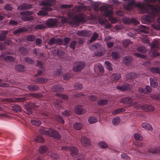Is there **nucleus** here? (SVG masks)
<instances>
[{
    "mask_svg": "<svg viewBox=\"0 0 160 160\" xmlns=\"http://www.w3.org/2000/svg\"><path fill=\"white\" fill-rule=\"evenodd\" d=\"M137 50L138 52L142 53H145L147 51L146 48L144 47L143 46L138 48L137 49Z\"/></svg>",
    "mask_w": 160,
    "mask_h": 160,
    "instance_id": "43",
    "label": "nucleus"
},
{
    "mask_svg": "<svg viewBox=\"0 0 160 160\" xmlns=\"http://www.w3.org/2000/svg\"><path fill=\"white\" fill-rule=\"evenodd\" d=\"M75 113L78 115L83 114L85 112V110L82 108L81 105H77L74 108Z\"/></svg>",
    "mask_w": 160,
    "mask_h": 160,
    "instance_id": "9",
    "label": "nucleus"
},
{
    "mask_svg": "<svg viewBox=\"0 0 160 160\" xmlns=\"http://www.w3.org/2000/svg\"><path fill=\"white\" fill-rule=\"evenodd\" d=\"M142 109L147 111H151L154 110V107L152 106L144 105L142 106Z\"/></svg>",
    "mask_w": 160,
    "mask_h": 160,
    "instance_id": "23",
    "label": "nucleus"
},
{
    "mask_svg": "<svg viewBox=\"0 0 160 160\" xmlns=\"http://www.w3.org/2000/svg\"><path fill=\"white\" fill-rule=\"evenodd\" d=\"M12 7L9 5H7L4 6V8L5 10L8 11H11L12 10Z\"/></svg>",
    "mask_w": 160,
    "mask_h": 160,
    "instance_id": "63",
    "label": "nucleus"
},
{
    "mask_svg": "<svg viewBox=\"0 0 160 160\" xmlns=\"http://www.w3.org/2000/svg\"><path fill=\"white\" fill-rule=\"evenodd\" d=\"M108 101L106 99H102L99 100L98 103L99 105H104L108 103Z\"/></svg>",
    "mask_w": 160,
    "mask_h": 160,
    "instance_id": "46",
    "label": "nucleus"
},
{
    "mask_svg": "<svg viewBox=\"0 0 160 160\" xmlns=\"http://www.w3.org/2000/svg\"><path fill=\"white\" fill-rule=\"evenodd\" d=\"M134 139L137 141H141L142 140L143 138L142 136L138 133H136L134 134Z\"/></svg>",
    "mask_w": 160,
    "mask_h": 160,
    "instance_id": "33",
    "label": "nucleus"
},
{
    "mask_svg": "<svg viewBox=\"0 0 160 160\" xmlns=\"http://www.w3.org/2000/svg\"><path fill=\"white\" fill-rule=\"evenodd\" d=\"M121 158L124 160H130V158L128 156L125 154H122L121 155Z\"/></svg>",
    "mask_w": 160,
    "mask_h": 160,
    "instance_id": "58",
    "label": "nucleus"
},
{
    "mask_svg": "<svg viewBox=\"0 0 160 160\" xmlns=\"http://www.w3.org/2000/svg\"><path fill=\"white\" fill-rule=\"evenodd\" d=\"M62 73V71L61 68L57 69L54 71V74L57 76H59Z\"/></svg>",
    "mask_w": 160,
    "mask_h": 160,
    "instance_id": "52",
    "label": "nucleus"
},
{
    "mask_svg": "<svg viewBox=\"0 0 160 160\" xmlns=\"http://www.w3.org/2000/svg\"><path fill=\"white\" fill-rule=\"evenodd\" d=\"M151 71L155 73H160V68H152L151 69Z\"/></svg>",
    "mask_w": 160,
    "mask_h": 160,
    "instance_id": "55",
    "label": "nucleus"
},
{
    "mask_svg": "<svg viewBox=\"0 0 160 160\" xmlns=\"http://www.w3.org/2000/svg\"><path fill=\"white\" fill-rule=\"evenodd\" d=\"M142 128L149 131L152 130V128L150 124L146 122H144L142 123Z\"/></svg>",
    "mask_w": 160,
    "mask_h": 160,
    "instance_id": "24",
    "label": "nucleus"
},
{
    "mask_svg": "<svg viewBox=\"0 0 160 160\" xmlns=\"http://www.w3.org/2000/svg\"><path fill=\"white\" fill-rule=\"evenodd\" d=\"M12 110L16 112H21V108L17 105H15L12 107Z\"/></svg>",
    "mask_w": 160,
    "mask_h": 160,
    "instance_id": "38",
    "label": "nucleus"
},
{
    "mask_svg": "<svg viewBox=\"0 0 160 160\" xmlns=\"http://www.w3.org/2000/svg\"><path fill=\"white\" fill-rule=\"evenodd\" d=\"M62 102L59 100H57L55 104V106L56 107L60 108L61 107Z\"/></svg>",
    "mask_w": 160,
    "mask_h": 160,
    "instance_id": "47",
    "label": "nucleus"
},
{
    "mask_svg": "<svg viewBox=\"0 0 160 160\" xmlns=\"http://www.w3.org/2000/svg\"><path fill=\"white\" fill-rule=\"evenodd\" d=\"M4 60L6 61H9L12 62H14L15 59L13 57L9 56L5 57Z\"/></svg>",
    "mask_w": 160,
    "mask_h": 160,
    "instance_id": "37",
    "label": "nucleus"
},
{
    "mask_svg": "<svg viewBox=\"0 0 160 160\" xmlns=\"http://www.w3.org/2000/svg\"><path fill=\"white\" fill-rule=\"evenodd\" d=\"M81 142L84 147H87L89 145V139L86 137L82 136L81 138Z\"/></svg>",
    "mask_w": 160,
    "mask_h": 160,
    "instance_id": "17",
    "label": "nucleus"
},
{
    "mask_svg": "<svg viewBox=\"0 0 160 160\" xmlns=\"http://www.w3.org/2000/svg\"><path fill=\"white\" fill-rule=\"evenodd\" d=\"M132 61L131 58L129 57H125L123 60L122 62L125 64L128 65Z\"/></svg>",
    "mask_w": 160,
    "mask_h": 160,
    "instance_id": "32",
    "label": "nucleus"
},
{
    "mask_svg": "<svg viewBox=\"0 0 160 160\" xmlns=\"http://www.w3.org/2000/svg\"><path fill=\"white\" fill-rule=\"evenodd\" d=\"M25 62L28 64H32L34 62V61L30 58H26L25 59Z\"/></svg>",
    "mask_w": 160,
    "mask_h": 160,
    "instance_id": "50",
    "label": "nucleus"
},
{
    "mask_svg": "<svg viewBox=\"0 0 160 160\" xmlns=\"http://www.w3.org/2000/svg\"><path fill=\"white\" fill-rule=\"evenodd\" d=\"M9 23L10 25L15 26L17 25L18 23V22L15 21L13 20H11L10 21Z\"/></svg>",
    "mask_w": 160,
    "mask_h": 160,
    "instance_id": "60",
    "label": "nucleus"
},
{
    "mask_svg": "<svg viewBox=\"0 0 160 160\" xmlns=\"http://www.w3.org/2000/svg\"><path fill=\"white\" fill-rule=\"evenodd\" d=\"M72 113L71 111L65 110L62 113V114L65 117L69 116Z\"/></svg>",
    "mask_w": 160,
    "mask_h": 160,
    "instance_id": "49",
    "label": "nucleus"
},
{
    "mask_svg": "<svg viewBox=\"0 0 160 160\" xmlns=\"http://www.w3.org/2000/svg\"><path fill=\"white\" fill-rule=\"evenodd\" d=\"M46 28V25L43 24H37L34 27V28L36 30H42Z\"/></svg>",
    "mask_w": 160,
    "mask_h": 160,
    "instance_id": "25",
    "label": "nucleus"
},
{
    "mask_svg": "<svg viewBox=\"0 0 160 160\" xmlns=\"http://www.w3.org/2000/svg\"><path fill=\"white\" fill-rule=\"evenodd\" d=\"M108 7L107 6L104 5L101 7L100 10L101 11H105L104 15L105 17H110L112 15L113 12L111 9L108 10Z\"/></svg>",
    "mask_w": 160,
    "mask_h": 160,
    "instance_id": "7",
    "label": "nucleus"
},
{
    "mask_svg": "<svg viewBox=\"0 0 160 160\" xmlns=\"http://www.w3.org/2000/svg\"><path fill=\"white\" fill-rule=\"evenodd\" d=\"M120 122V119L119 117H117L113 119L112 120L113 124L116 125L118 124Z\"/></svg>",
    "mask_w": 160,
    "mask_h": 160,
    "instance_id": "42",
    "label": "nucleus"
},
{
    "mask_svg": "<svg viewBox=\"0 0 160 160\" xmlns=\"http://www.w3.org/2000/svg\"><path fill=\"white\" fill-rule=\"evenodd\" d=\"M69 150L71 155L73 157L76 156L79 154L78 150L76 147H71L69 148Z\"/></svg>",
    "mask_w": 160,
    "mask_h": 160,
    "instance_id": "14",
    "label": "nucleus"
},
{
    "mask_svg": "<svg viewBox=\"0 0 160 160\" xmlns=\"http://www.w3.org/2000/svg\"><path fill=\"white\" fill-rule=\"evenodd\" d=\"M55 44L58 45H61L63 43V40L59 38H58L57 39L55 38Z\"/></svg>",
    "mask_w": 160,
    "mask_h": 160,
    "instance_id": "51",
    "label": "nucleus"
},
{
    "mask_svg": "<svg viewBox=\"0 0 160 160\" xmlns=\"http://www.w3.org/2000/svg\"><path fill=\"white\" fill-rule=\"evenodd\" d=\"M8 32V31H3L0 33V41H3L4 40Z\"/></svg>",
    "mask_w": 160,
    "mask_h": 160,
    "instance_id": "20",
    "label": "nucleus"
},
{
    "mask_svg": "<svg viewBox=\"0 0 160 160\" xmlns=\"http://www.w3.org/2000/svg\"><path fill=\"white\" fill-rule=\"evenodd\" d=\"M55 119L58 122L63 124L64 123V120L62 117L60 115H56L55 117Z\"/></svg>",
    "mask_w": 160,
    "mask_h": 160,
    "instance_id": "36",
    "label": "nucleus"
},
{
    "mask_svg": "<svg viewBox=\"0 0 160 160\" xmlns=\"http://www.w3.org/2000/svg\"><path fill=\"white\" fill-rule=\"evenodd\" d=\"M74 87L76 88V89L78 90H80L83 88L82 85L78 83H76L74 85Z\"/></svg>",
    "mask_w": 160,
    "mask_h": 160,
    "instance_id": "57",
    "label": "nucleus"
},
{
    "mask_svg": "<svg viewBox=\"0 0 160 160\" xmlns=\"http://www.w3.org/2000/svg\"><path fill=\"white\" fill-rule=\"evenodd\" d=\"M19 51L22 55H25L27 53V49L23 47H20L19 48Z\"/></svg>",
    "mask_w": 160,
    "mask_h": 160,
    "instance_id": "41",
    "label": "nucleus"
},
{
    "mask_svg": "<svg viewBox=\"0 0 160 160\" xmlns=\"http://www.w3.org/2000/svg\"><path fill=\"white\" fill-rule=\"evenodd\" d=\"M84 17V15L82 13H78L75 16L74 19L70 22V24L77 25L80 22H85Z\"/></svg>",
    "mask_w": 160,
    "mask_h": 160,
    "instance_id": "2",
    "label": "nucleus"
},
{
    "mask_svg": "<svg viewBox=\"0 0 160 160\" xmlns=\"http://www.w3.org/2000/svg\"><path fill=\"white\" fill-rule=\"evenodd\" d=\"M74 128L76 130H80L82 127V124L79 122H76L73 124Z\"/></svg>",
    "mask_w": 160,
    "mask_h": 160,
    "instance_id": "26",
    "label": "nucleus"
},
{
    "mask_svg": "<svg viewBox=\"0 0 160 160\" xmlns=\"http://www.w3.org/2000/svg\"><path fill=\"white\" fill-rule=\"evenodd\" d=\"M48 148L47 147L43 146L40 147L39 148V152L41 154L45 153L48 150Z\"/></svg>",
    "mask_w": 160,
    "mask_h": 160,
    "instance_id": "29",
    "label": "nucleus"
},
{
    "mask_svg": "<svg viewBox=\"0 0 160 160\" xmlns=\"http://www.w3.org/2000/svg\"><path fill=\"white\" fill-rule=\"evenodd\" d=\"M105 66L106 69L108 70H112V69L111 63L108 61H106L105 62Z\"/></svg>",
    "mask_w": 160,
    "mask_h": 160,
    "instance_id": "31",
    "label": "nucleus"
},
{
    "mask_svg": "<svg viewBox=\"0 0 160 160\" xmlns=\"http://www.w3.org/2000/svg\"><path fill=\"white\" fill-rule=\"evenodd\" d=\"M31 122L32 124L37 126H39L41 123V121L37 119L31 120Z\"/></svg>",
    "mask_w": 160,
    "mask_h": 160,
    "instance_id": "35",
    "label": "nucleus"
},
{
    "mask_svg": "<svg viewBox=\"0 0 160 160\" xmlns=\"http://www.w3.org/2000/svg\"><path fill=\"white\" fill-rule=\"evenodd\" d=\"M20 15H22L21 17V19L24 22L30 21L34 20V18L31 15L32 12L30 11L22 12H20Z\"/></svg>",
    "mask_w": 160,
    "mask_h": 160,
    "instance_id": "3",
    "label": "nucleus"
},
{
    "mask_svg": "<svg viewBox=\"0 0 160 160\" xmlns=\"http://www.w3.org/2000/svg\"><path fill=\"white\" fill-rule=\"evenodd\" d=\"M40 5L45 7L42 9L38 13V15H45L47 14L48 11H51L52 9L50 7L53 5V0H42Z\"/></svg>",
    "mask_w": 160,
    "mask_h": 160,
    "instance_id": "1",
    "label": "nucleus"
},
{
    "mask_svg": "<svg viewBox=\"0 0 160 160\" xmlns=\"http://www.w3.org/2000/svg\"><path fill=\"white\" fill-rule=\"evenodd\" d=\"M98 145L99 147L102 148H107L108 147L107 145L103 141H100L98 143Z\"/></svg>",
    "mask_w": 160,
    "mask_h": 160,
    "instance_id": "44",
    "label": "nucleus"
},
{
    "mask_svg": "<svg viewBox=\"0 0 160 160\" xmlns=\"http://www.w3.org/2000/svg\"><path fill=\"white\" fill-rule=\"evenodd\" d=\"M117 88L122 91H124L127 89V88L125 86H118L117 87Z\"/></svg>",
    "mask_w": 160,
    "mask_h": 160,
    "instance_id": "61",
    "label": "nucleus"
},
{
    "mask_svg": "<svg viewBox=\"0 0 160 160\" xmlns=\"http://www.w3.org/2000/svg\"><path fill=\"white\" fill-rule=\"evenodd\" d=\"M77 42L75 41L71 42L69 45V47L73 50H74Z\"/></svg>",
    "mask_w": 160,
    "mask_h": 160,
    "instance_id": "48",
    "label": "nucleus"
},
{
    "mask_svg": "<svg viewBox=\"0 0 160 160\" xmlns=\"http://www.w3.org/2000/svg\"><path fill=\"white\" fill-rule=\"evenodd\" d=\"M37 63L36 64V66L39 67L41 69L43 70V64L41 62L38 61H37Z\"/></svg>",
    "mask_w": 160,
    "mask_h": 160,
    "instance_id": "59",
    "label": "nucleus"
},
{
    "mask_svg": "<svg viewBox=\"0 0 160 160\" xmlns=\"http://www.w3.org/2000/svg\"><path fill=\"white\" fill-rule=\"evenodd\" d=\"M15 69L18 72H23L26 70L24 66L20 64L16 66Z\"/></svg>",
    "mask_w": 160,
    "mask_h": 160,
    "instance_id": "21",
    "label": "nucleus"
},
{
    "mask_svg": "<svg viewBox=\"0 0 160 160\" xmlns=\"http://www.w3.org/2000/svg\"><path fill=\"white\" fill-rule=\"evenodd\" d=\"M150 84L152 87H155L158 85V83L155 79H153L152 78H150Z\"/></svg>",
    "mask_w": 160,
    "mask_h": 160,
    "instance_id": "39",
    "label": "nucleus"
},
{
    "mask_svg": "<svg viewBox=\"0 0 160 160\" xmlns=\"http://www.w3.org/2000/svg\"><path fill=\"white\" fill-rule=\"evenodd\" d=\"M137 7L140 10L142 13H147L148 12V9H152V6L147 5H144L141 3L138 2L137 4Z\"/></svg>",
    "mask_w": 160,
    "mask_h": 160,
    "instance_id": "4",
    "label": "nucleus"
},
{
    "mask_svg": "<svg viewBox=\"0 0 160 160\" xmlns=\"http://www.w3.org/2000/svg\"><path fill=\"white\" fill-rule=\"evenodd\" d=\"M36 142H44L43 138L40 135L38 136L35 139Z\"/></svg>",
    "mask_w": 160,
    "mask_h": 160,
    "instance_id": "45",
    "label": "nucleus"
},
{
    "mask_svg": "<svg viewBox=\"0 0 160 160\" xmlns=\"http://www.w3.org/2000/svg\"><path fill=\"white\" fill-rule=\"evenodd\" d=\"M85 65V63L83 62H77L73 64V69L75 72H78L83 68Z\"/></svg>",
    "mask_w": 160,
    "mask_h": 160,
    "instance_id": "5",
    "label": "nucleus"
},
{
    "mask_svg": "<svg viewBox=\"0 0 160 160\" xmlns=\"http://www.w3.org/2000/svg\"><path fill=\"white\" fill-rule=\"evenodd\" d=\"M28 31V29H27L26 28H21L16 29L13 31V33L14 34H17L21 33L23 32H26Z\"/></svg>",
    "mask_w": 160,
    "mask_h": 160,
    "instance_id": "18",
    "label": "nucleus"
},
{
    "mask_svg": "<svg viewBox=\"0 0 160 160\" xmlns=\"http://www.w3.org/2000/svg\"><path fill=\"white\" fill-rule=\"evenodd\" d=\"M49 132L48 136L56 139L58 140L61 138L60 134L57 131L49 129Z\"/></svg>",
    "mask_w": 160,
    "mask_h": 160,
    "instance_id": "8",
    "label": "nucleus"
},
{
    "mask_svg": "<svg viewBox=\"0 0 160 160\" xmlns=\"http://www.w3.org/2000/svg\"><path fill=\"white\" fill-rule=\"evenodd\" d=\"M51 90L53 92H60L63 91V88L62 85H57L52 86Z\"/></svg>",
    "mask_w": 160,
    "mask_h": 160,
    "instance_id": "11",
    "label": "nucleus"
},
{
    "mask_svg": "<svg viewBox=\"0 0 160 160\" xmlns=\"http://www.w3.org/2000/svg\"><path fill=\"white\" fill-rule=\"evenodd\" d=\"M35 38V36L33 35H28L26 37V39L28 41H34Z\"/></svg>",
    "mask_w": 160,
    "mask_h": 160,
    "instance_id": "40",
    "label": "nucleus"
},
{
    "mask_svg": "<svg viewBox=\"0 0 160 160\" xmlns=\"http://www.w3.org/2000/svg\"><path fill=\"white\" fill-rule=\"evenodd\" d=\"M76 33L78 35L81 37L87 36L88 35L87 31L85 30H82L80 31H78Z\"/></svg>",
    "mask_w": 160,
    "mask_h": 160,
    "instance_id": "27",
    "label": "nucleus"
},
{
    "mask_svg": "<svg viewBox=\"0 0 160 160\" xmlns=\"http://www.w3.org/2000/svg\"><path fill=\"white\" fill-rule=\"evenodd\" d=\"M32 7L31 4L24 3L19 6L18 7V9L19 10H23L29 9L31 8Z\"/></svg>",
    "mask_w": 160,
    "mask_h": 160,
    "instance_id": "16",
    "label": "nucleus"
},
{
    "mask_svg": "<svg viewBox=\"0 0 160 160\" xmlns=\"http://www.w3.org/2000/svg\"><path fill=\"white\" fill-rule=\"evenodd\" d=\"M98 33L95 32L93 33V35L92 37L91 41L95 40L98 37Z\"/></svg>",
    "mask_w": 160,
    "mask_h": 160,
    "instance_id": "62",
    "label": "nucleus"
},
{
    "mask_svg": "<svg viewBox=\"0 0 160 160\" xmlns=\"http://www.w3.org/2000/svg\"><path fill=\"white\" fill-rule=\"evenodd\" d=\"M120 78V74H113L110 76V78L112 80H117Z\"/></svg>",
    "mask_w": 160,
    "mask_h": 160,
    "instance_id": "28",
    "label": "nucleus"
},
{
    "mask_svg": "<svg viewBox=\"0 0 160 160\" xmlns=\"http://www.w3.org/2000/svg\"><path fill=\"white\" fill-rule=\"evenodd\" d=\"M73 76V75L72 73H67L63 75V78L64 80H67L72 78Z\"/></svg>",
    "mask_w": 160,
    "mask_h": 160,
    "instance_id": "30",
    "label": "nucleus"
},
{
    "mask_svg": "<svg viewBox=\"0 0 160 160\" xmlns=\"http://www.w3.org/2000/svg\"><path fill=\"white\" fill-rule=\"evenodd\" d=\"M55 44V38H51L48 42V44L50 45H52Z\"/></svg>",
    "mask_w": 160,
    "mask_h": 160,
    "instance_id": "54",
    "label": "nucleus"
},
{
    "mask_svg": "<svg viewBox=\"0 0 160 160\" xmlns=\"http://www.w3.org/2000/svg\"><path fill=\"white\" fill-rule=\"evenodd\" d=\"M148 152L153 154L159 153L160 152V147H157L153 145L151 146L148 149Z\"/></svg>",
    "mask_w": 160,
    "mask_h": 160,
    "instance_id": "10",
    "label": "nucleus"
},
{
    "mask_svg": "<svg viewBox=\"0 0 160 160\" xmlns=\"http://www.w3.org/2000/svg\"><path fill=\"white\" fill-rule=\"evenodd\" d=\"M120 101L122 103L129 104L130 106L134 105V103H132V98L129 97L123 98L120 100Z\"/></svg>",
    "mask_w": 160,
    "mask_h": 160,
    "instance_id": "13",
    "label": "nucleus"
},
{
    "mask_svg": "<svg viewBox=\"0 0 160 160\" xmlns=\"http://www.w3.org/2000/svg\"><path fill=\"white\" fill-rule=\"evenodd\" d=\"M48 79L44 78H37L35 79L34 81L39 83H44L47 82Z\"/></svg>",
    "mask_w": 160,
    "mask_h": 160,
    "instance_id": "19",
    "label": "nucleus"
},
{
    "mask_svg": "<svg viewBox=\"0 0 160 160\" xmlns=\"http://www.w3.org/2000/svg\"><path fill=\"white\" fill-rule=\"evenodd\" d=\"M28 89L31 91H38L39 89V88L36 85H31L27 87Z\"/></svg>",
    "mask_w": 160,
    "mask_h": 160,
    "instance_id": "22",
    "label": "nucleus"
},
{
    "mask_svg": "<svg viewBox=\"0 0 160 160\" xmlns=\"http://www.w3.org/2000/svg\"><path fill=\"white\" fill-rule=\"evenodd\" d=\"M38 108V106L34 103L30 104L29 105L26 107V109L28 112V114L32 113L33 108Z\"/></svg>",
    "mask_w": 160,
    "mask_h": 160,
    "instance_id": "15",
    "label": "nucleus"
},
{
    "mask_svg": "<svg viewBox=\"0 0 160 160\" xmlns=\"http://www.w3.org/2000/svg\"><path fill=\"white\" fill-rule=\"evenodd\" d=\"M59 22L57 19H48L46 22L45 24L50 27H56L58 25Z\"/></svg>",
    "mask_w": 160,
    "mask_h": 160,
    "instance_id": "6",
    "label": "nucleus"
},
{
    "mask_svg": "<svg viewBox=\"0 0 160 160\" xmlns=\"http://www.w3.org/2000/svg\"><path fill=\"white\" fill-rule=\"evenodd\" d=\"M57 95L59 96V97L65 100H67L68 99V96L65 94H57Z\"/></svg>",
    "mask_w": 160,
    "mask_h": 160,
    "instance_id": "56",
    "label": "nucleus"
},
{
    "mask_svg": "<svg viewBox=\"0 0 160 160\" xmlns=\"http://www.w3.org/2000/svg\"><path fill=\"white\" fill-rule=\"evenodd\" d=\"M42 156L40 154H39L35 157L34 159L35 160H42Z\"/></svg>",
    "mask_w": 160,
    "mask_h": 160,
    "instance_id": "64",
    "label": "nucleus"
},
{
    "mask_svg": "<svg viewBox=\"0 0 160 160\" xmlns=\"http://www.w3.org/2000/svg\"><path fill=\"white\" fill-rule=\"evenodd\" d=\"M26 97L15 98H12L7 99L8 101L10 102H22L26 99Z\"/></svg>",
    "mask_w": 160,
    "mask_h": 160,
    "instance_id": "12",
    "label": "nucleus"
},
{
    "mask_svg": "<svg viewBox=\"0 0 160 160\" xmlns=\"http://www.w3.org/2000/svg\"><path fill=\"white\" fill-rule=\"evenodd\" d=\"M35 42L37 46H41L42 43V40L39 38H37L35 40Z\"/></svg>",
    "mask_w": 160,
    "mask_h": 160,
    "instance_id": "53",
    "label": "nucleus"
},
{
    "mask_svg": "<svg viewBox=\"0 0 160 160\" xmlns=\"http://www.w3.org/2000/svg\"><path fill=\"white\" fill-rule=\"evenodd\" d=\"M49 129L47 130L46 129L44 128H41L39 130V133L42 134H45L46 135L48 136V134L49 133Z\"/></svg>",
    "mask_w": 160,
    "mask_h": 160,
    "instance_id": "34",
    "label": "nucleus"
}]
</instances>
